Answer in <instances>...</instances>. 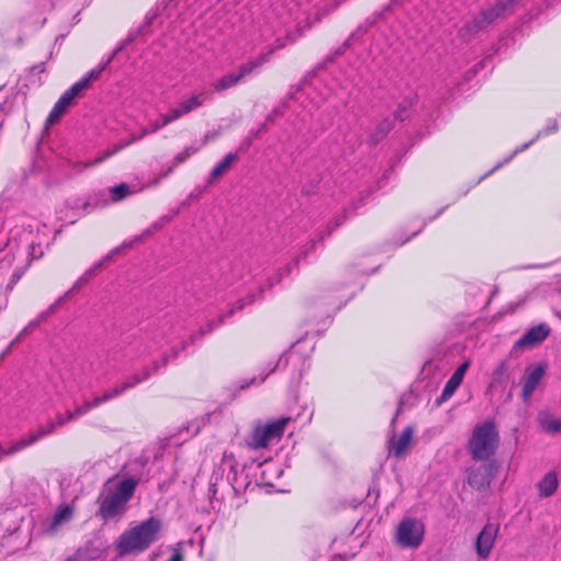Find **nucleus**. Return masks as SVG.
Wrapping results in <instances>:
<instances>
[{"label":"nucleus","mask_w":561,"mask_h":561,"mask_svg":"<svg viewBox=\"0 0 561 561\" xmlns=\"http://www.w3.org/2000/svg\"><path fill=\"white\" fill-rule=\"evenodd\" d=\"M267 377V375H265L264 377L261 378L260 380V383L263 382L265 380V378Z\"/></svg>","instance_id":"nucleus-60"},{"label":"nucleus","mask_w":561,"mask_h":561,"mask_svg":"<svg viewBox=\"0 0 561 561\" xmlns=\"http://www.w3.org/2000/svg\"><path fill=\"white\" fill-rule=\"evenodd\" d=\"M167 561H183V553L180 548L173 550L172 554Z\"/></svg>","instance_id":"nucleus-49"},{"label":"nucleus","mask_w":561,"mask_h":561,"mask_svg":"<svg viewBox=\"0 0 561 561\" xmlns=\"http://www.w3.org/2000/svg\"><path fill=\"white\" fill-rule=\"evenodd\" d=\"M71 516H72V511L69 506L66 505V506L59 507L53 515L50 528L51 529L57 528L64 520L70 519Z\"/></svg>","instance_id":"nucleus-29"},{"label":"nucleus","mask_w":561,"mask_h":561,"mask_svg":"<svg viewBox=\"0 0 561 561\" xmlns=\"http://www.w3.org/2000/svg\"><path fill=\"white\" fill-rule=\"evenodd\" d=\"M106 65H107V62L102 66H99L98 68L90 70L82 78L87 79V82L90 84L91 81L98 80L100 78V76L103 72V70L105 69Z\"/></svg>","instance_id":"nucleus-38"},{"label":"nucleus","mask_w":561,"mask_h":561,"mask_svg":"<svg viewBox=\"0 0 561 561\" xmlns=\"http://www.w3.org/2000/svg\"><path fill=\"white\" fill-rule=\"evenodd\" d=\"M13 277H14V282H16V280L20 278V275H19V274H16V273H14V274H13Z\"/></svg>","instance_id":"nucleus-59"},{"label":"nucleus","mask_w":561,"mask_h":561,"mask_svg":"<svg viewBox=\"0 0 561 561\" xmlns=\"http://www.w3.org/2000/svg\"><path fill=\"white\" fill-rule=\"evenodd\" d=\"M515 0H499L492 7L481 11L469 20L460 30L459 36L469 39L480 31L486 28L493 22L504 19L514 12Z\"/></svg>","instance_id":"nucleus-4"},{"label":"nucleus","mask_w":561,"mask_h":561,"mask_svg":"<svg viewBox=\"0 0 561 561\" xmlns=\"http://www.w3.org/2000/svg\"><path fill=\"white\" fill-rule=\"evenodd\" d=\"M273 54L274 49H268L267 51L257 55L254 59L240 65L238 67L237 73L240 76L241 80L251 75L256 68L266 64Z\"/></svg>","instance_id":"nucleus-16"},{"label":"nucleus","mask_w":561,"mask_h":561,"mask_svg":"<svg viewBox=\"0 0 561 561\" xmlns=\"http://www.w3.org/2000/svg\"><path fill=\"white\" fill-rule=\"evenodd\" d=\"M203 94L199 95H191L187 100L182 101L186 106L188 113L201 107L204 104V100L202 99Z\"/></svg>","instance_id":"nucleus-35"},{"label":"nucleus","mask_w":561,"mask_h":561,"mask_svg":"<svg viewBox=\"0 0 561 561\" xmlns=\"http://www.w3.org/2000/svg\"><path fill=\"white\" fill-rule=\"evenodd\" d=\"M91 404L92 409H95L100 407L101 404L105 403L102 399V394L94 396L92 400H88Z\"/></svg>","instance_id":"nucleus-50"},{"label":"nucleus","mask_w":561,"mask_h":561,"mask_svg":"<svg viewBox=\"0 0 561 561\" xmlns=\"http://www.w3.org/2000/svg\"><path fill=\"white\" fill-rule=\"evenodd\" d=\"M461 382L462 379L453 374L451 377L445 383L442 394L439 396V398H437V404H440L444 401L448 400L455 393V391L457 390Z\"/></svg>","instance_id":"nucleus-25"},{"label":"nucleus","mask_w":561,"mask_h":561,"mask_svg":"<svg viewBox=\"0 0 561 561\" xmlns=\"http://www.w3.org/2000/svg\"><path fill=\"white\" fill-rule=\"evenodd\" d=\"M89 87L87 79L81 78L76 83H73L68 90H66L61 96L65 98L69 103L73 101L83 90Z\"/></svg>","instance_id":"nucleus-28"},{"label":"nucleus","mask_w":561,"mask_h":561,"mask_svg":"<svg viewBox=\"0 0 561 561\" xmlns=\"http://www.w3.org/2000/svg\"><path fill=\"white\" fill-rule=\"evenodd\" d=\"M541 428L549 434H557L561 432V421L552 416H543L540 419Z\"/></svg>","instance_id":"nucleus-30"},{"label":"nucleus","mask_w":561,"mask_h":561,"mask_svg":"<svg viewBox=\"0 0 561 561\" xmlns=\"http://www.w3.org/2000/svg\"><path fill=\"white\" fill-rule=\"evenodd\" d=\"M71 105L65 98L60 96L54 104L51 111L46 118V125H54L60 117L67 112V108Z\"/></svg>","instance_id":"nucleus-23"},{"label":"nucleus","mask_w":561,"mask_h":561,"mask_svg":"<svg viewBox=\"0 0 561 561\" xmlns=\"http://www.w3.org/2000/svg\"><path fill=\"white\" fill-rule=\"evenodd\" d=\"M288 360H289V357L287 356V354L286 353L283 354L279 357V359H278L277 364L275 365V367L272 369V371L274 369H276V368H285L287 366V364H288Z\"/></svg>","instance_id":"nucleus-48"},{"label":"nucleus","mask_w":561,"mask_h":561,"mask_svg":"<svg viewBox=\"0 0 561 561\" xmlns=\"http://www.w3.org/2000/svg\"><path fill=\"white\" fill-rule=\"evenodd\" d=\"M46 144H47V142H36V150H37V151L43 150V149H42V145H46Z\"/></svg>","instance_id":"nucleus-57"},{"label":"nucleus","mask_w":561,"mask_h":561,"mask_svg":"<svg viewBox=\"0 0 561 561\" xmlns=\"http://www.w3.org/2000/svg\"><path fill=\"white\" fill-rule=\"evenodd\" d=\"M62 300V298H59L58 301H56L54 305H51L46 312L42 314V318H45L48 313L54 312L56 306Z\"/></svg>","instance_id":"nucleus-54"},{"label":"nucleus","mask_w":561,"mask_h":561,"mask_svg":"<svg viewBox=\"0 0 561 561\" xmlns=\"http://www.w3.org/2000/svg\"><path fill=\"white\" fill-rule=\"evenodd\" d=\"M76 419H77V417H76V415H75L73 411H69V410H68V411H66V413H65V414H57V415H56V420H55V422H56L57 426H62V425H65L67 422L73 421V420H76Z\"/></svg>","instance_id":"nucleus-39"},{"label":"nucleus","mask_w":561,"mask_h":561,"mask_svg":"<svg viewBox=\"0 0 561 561\" xmlns=\"http://www.w3.org/2000/svg\"><path fill=\"white\" fill-rule=\"evenodd\" d=\"M146 466V459L137 458L123 468V470H127V477L118 481L114 489L111 488V484L115 477L105 482L103 492L98 499V517L110 520L126 512L127 503L134 496L136 486L141 482H147L150 478Z\"/></svg>","instance_id":"nucleus-1"},{"label":"nucleus","mask_w":561,"mask_h":561,"mask_svg":"<svg viewBox=\"0 0 561 561\" xmlns=\"http://www.w3.org/2000/svg\"><path fill=\"white\" fill-rule=\"evenodd\" d=\"M107 192L112 203H118L133 194V190L127 183H121L118 185L111 186L107 188Z\"/></svg>","instance_id":"nucleus-24"},{"label":"nucleus","mask_w":561,"mask_h":561,"mask_svg":"<svg viewBox=\"0 0 561 561\" xmlns=\"http://www.w3.org/2000/svg\"><path fill=\"white\" fill-rule=\"evenodd\" d=\"M198 149L197 148H193V147H186L182 152L178 153L173 161H172V165L169 167L165 171H163L161 174H160V178H165L168 176L169 174L172 173L173 169L175 167H178L179 164L185 162L192 154H194Z\"/></svg>","instance_id":"nucleus-26"},{"label":"nucleus","mask_w":561,"mask_h":561,"mask_svg":"<svg viewBox=\"0 0 561 561\" xmlns=\"http://www.w3.org/2000/svg\"><path fill=\"white\" fill-rule=\"evenodd\" d=\"M499 444L500 435L496 425L492 421H485L474 427L468 442V450L473 460L488 461L492 460Z\"/></svg>","instance_id":"nucleus-3"},{"label":"nucleus","mask_w":561,"mask_h":561,"mask_svg":"<svg viewBox=\"0 0 561 561\" xmlns=\"http://www.w3.org/2000/svg\"><path fill=\"white\" fill-rule=\"evenodd\" d=\"M394 116L399 121H404L407 118V110H405V107L399 106V108L394 113Z\"/></svg>","instance_id":"nucleus-51"},{"label":"nucleus","mask_w":561,"mask_h":561,"mask_svg":"<svg viewBox=\"0 0 561 561\" xmlns=\"http://www.w3.org/2000/svg\"><path fill=\"white\" fill-rule=\"evenodd\" d=\"M89 87L87 79L81 78L76 83H73L68 90H66L61 96L65 98L69 103L73 101L83 90Z\"/></svg>","instance_id":"nucleus-27"},{"label":"nucleus","mask_w":561,"mask_h":561,"mask_svg":"<svg viewBox=\"0 0 561 561\" xmlns=\"http://www.w3.org/2000/svg\"><path fill=\"white\" fill-rule=\"evenodd\" d=\"M392 128V122L390 119H383L378 126V131L381 136H386Z\"/></svg>","instance_id":"nucleus-43"},{"label":"nucleus","mask_w":561,"mask_h":561,"mask_svg":"<svg viewBox=\"0 0 561 561\" xmlns=\"http://www.w3.org/2000/svg\"><path fill=\"white\" fill-rule=\"evenodd\" d=\"M56 427V422L49 421L46 426H42L36 432L30 433L26 437L19 439V444L15 447H13V450H23L24 448L33 445L41 438L51 434Z\"/></svg>","instance_id":"nucleus-15"},{"label":"nucleus","mask_w":561,"mask_h":561,"mask_svg":"<svg viewBox=\"0 0 561 561\" xmlns=\"http://www.w3.org/2000/svg\"><path fill=\"white\" fill-rule=\"evenodd\" d=\"M499 472V462L494 459L488 460L477 468H470L468 472V484L476 490H484L490 486Z\"/></svg>","instance_id":"nucleus-7"},{"label":"nucleus","mask_w":561,"mask_h":561,"mask_svg":"<svg viewBox=\"0 0 561 561\" xmlns=\"http://www.w3.org/2000/svg\"><path fill=\"white\" fill-rule=\"evenodd\" d=\"M290 417H280L256 425L245 439V446L251 450L267 448L273 442H278L285 432Z\"/></svg>","instance_id":"nucleus-5"},{"label":"nucleus","mask_w":561,"mask_h":561,"mask_svg":"<svg viewBox=\"0 0 561 561\" xmlns=\"http://www.w3.org/2000/svg\"><path fill=\"white\" fill-rule=\"evenodd\" d=\"M424 524L414 517H404L397 526L396 543L403 549H417L423 542Z\"/></svg>","instance_id":"nucleus-6"},{"label":"nucleus","mask_w":561,"mask_h":561,"mask_svg":"<svg viewBox=\"0 0 561 561\" xmlns=\"http://www.w3.org/2000/svg\"><path fill=\"white\" fill-rule=\"evenodd\" d=\"M19 444V440H15V442H11L8 446H4L3 444L0 443V454L2 456H12L16 453H19L20 450H13V447H15L16 445Z\"/></svg>","instance_id":"nucleus-40"},{"label":"nucleus","mask_w":561,"mask_h":561,"mask_svg":"<svg viewBox=\"0 0 561 561\" xmlns=\"http://www.w3.org/2000/svg\"><path fill=\"white\" fill-rule=\"evenodd\" d=\"M161 531V520L149 517L139 525L125 530L115 543L118 556L140 553L158 540Z\"/></svg>","instance_id":"nucleus-2"},{"label":"nucleus","mask_w":561,"mask_h":561,"mask_svg":"<svg viewBox=\"0 0 561 561\" xmlns=\"http://www.w3.org/2000/svg\"><path fill=\"white\" fill-rule=\"evenodd\" d=\"M123 393H124L123 389L121 388L119 385H117V386H115L112 389L105 390L102 393V399H103L104 402H108V401L117 398L118 396H121Z\"/></svg>","instance_id":"nucleus-36"},{"label":"nucleus","mask_w":561,"mask_h":561,"mask_svg":"<svg viewBox=\"0 0 561 561\" xmlns=\"http://www.w3.org/2000/svg\"><path fill=\"white\" fill-rule=\"evenodd\" d=\"M186 114H188L186 106L183 102H180L175 107L170 108L165 114L160 116V122L154 126V129L164 127Z\"/></svg>","instance_id":"nucleus-20"},{"label":"nucleus","mask_w":561,"mask_h":561,"mask_svg":"<svg viewBox=\"0 0 561 561\" xmlns=\"http://www.w3.org/2000/svg\"><path fill=\"white\" fill-rule=\"evenodd\" d=\"M528 146H529V142H526L523 146H520L519 148L513 150L503 161L496 163L488 173H485L483 176H481L479 181H482L483 179L491 175L494 171L502 168L504 164L508 163L518 152L526 150L528 148Z\"/></svg>","instance_id":"nucleus-31"},{"label":"nucleus","mask_w":561,"mask_h":561,"mask_svg":"<svg viewBox=\"0 0 561 561\" xmlns=\"http://www.w3.org/2000/svg\"><path fill=\"white\" fill-rule=\"evenodd\" d=\"M62 300V298H59L58 301H56L54 305H51L46 312L42 314V318H45L48 313L54 312L56 306Z\"/></svg>","instance_id":"nucleus-53"},{"label":"nucleus","mask_w":561,"mask_h":561,"mask_svg":"<svg viewBox=\"0 0 561 561\" xmlns=\"http://www.w3.org/2000/svg\"><path fill=\"white\" fill-rule=\"evenodd\" d=\"M346 219V211L335 216L327 227L325 232L320 233V239H323L325 236H330L337 227H340Z\"/></svg>","instance_id":"nucleus-33"},{"label":"nucleus","mask_w":561,"mask_h":561,"mask_svg":"<svg viewBox=\"0 0 561 561\" xmlns=\"http://www.w3.org/2000/svg\"><path fill=\"white\" fill-rule=\"evenodd\" d=\"M91 410H93L91 404L89 403L88 400H84L81 405L76 407V409L73 410V413H75L76 417L78 419L79 416L87 414Z\"/></svg>","instance_id":"nucleus-42"},{"label":"nucleus","mask_w":561,"mask_h":561,"mask_svg":"<svg viewBox=\"0 0 561 561\" xmlns=\"http://www.w3.org/2000/svg\"><path fill=\"white\" fill-rule=\"evenodd\" d=\"M255 382H256V378L254 377L248 383L241 385L240 388L244 389V388L249 387L251 383H255Z\"/></svg>","instance_id":"nucleus-55"},{"label":"nucleus","mask_w":561,"mask_h":561,"mask_svg":"<svg viewBox=\"0 0 561 561\" xmlns=\"http://www.w3.org/2000/svg\"><path fill=\"white\" fill-rule=\"evenodd\" d=\"M179 355V350L173 347L171 354H165L160 360H153L150 365L145 366L140 373L134 374L130 377H127L119 386L123 391H127L137 385L148 380L152 375H154L161 367L168 365L170 358H176Z\"/></svg>","instance_id":"nucleus-9"},{"label":"nucleus","mask_w":561,"mask_h":561,"mask_svg":"<svg viewBox=\"0 0 561 561\" xmlns=\"http://www.w3.org/2000/svg\"><path fill=\"white\" fill-rule=\"evenodd\" d=\"M506 373H507V363L505 360H503L493 370V374H492V379L493 380H492L491 386H493L495 383L504 382L505 377H506Z\"/></svg>","instance_id":"nucleus-34"},{"label":"nucleus","mask_w":561,"mask_h":561,"mask_svg":"<svg viewBox=\"0 0 561 561\" xmlns=\"http://www.w3.org/2000/svg\"><path fill=\"white\" fill-rule=\"evenodd\" d=\"M314 245H316V240H311L310 243L307 244L306 248L298 254V256L296 257V263H298V261L301 257H305L309 251L313 250Z\"/></svg>","instance_id":"nucleus-44"},{"label":"nucleus","mask_w":561,"mask_h":561,"mask_svg":"<svg viewBox=\"0 0 561 561\" xmlns=\"http://www.w3.org/2000/svg\"><path fill=\"white\" fill-rule=\"evenodd\" d=\"M87 282H88V280H81V277H80V278L77 280V284L82 285V284H84V283H87Z\"/></svg>","instance_id":"nucleus-58"},{"label":"nucleus","mask_w":561,"mask_h":561,"mask_svg":"<svg viewBox=\"0 0 561 561\" xmlns=\"http://www.w3.org/2000/svg\"><path fill=\"white\" fill-rule=\"evenodd\" d=\"M241 78L237 72H229L221 76L213 83V89L216 93H221L226 90L234 88L241 82Z\"/></svg>","instance_id":"nucleus-19"},{"label":"nucleus","mask_w":561,"mask_h":561,"mask_svg":"<svg viewBox=\"0 0 561 561\" xmlns=\"http://www.w3.org/2000/svg\"><path fill=\"white\" fill-rule=\"evenodd\" d=\"M157 231L158 230L156 228H152V225H150L146 230L142 231V233L140 236L135 237V240L140 241V240L153 234Z\"/></svg>","instance_id":"nucleus-46"},{"label":"nucleus","mask_w":561,"mask_h":561,"mask_svg":"<svg viewBox=\"0 0 561 561\" xmlns=\"http://www.w3.org/2000/svg\"><path fill=\"white\" fill-rule=\"evenodd\" d=\"M179 355V350L173 347L171 354H165L160 360H153L150 365L145 366L140 373L134 374L130 377H127L119 386L123 391H127L137 385L148 380L152 375H154L161 367L168 365L170 358H176Z\"/></svg>","instance_id":"nucleus-8"},{"label":"nucleus","mask_w":561,"mask_h":561,"mask_svg":"<svg viewBox=\"0 0 561 561\" xmlns=\"http://www.w3.org/2000/svg\"><path fill=\"white\" fill-rule=\"evenodd\" d=\"M558 488V478L554 472H548L545 477L538 482V490L540 496L548 497L551 496Z\"/></svg>","instance_id":"nucleus-22"},{"label":"nucleus","mask_w":561,"mask_h":561,"mask_svg":"<svg viewBox=\"0 0 561 561\" xmlns=\"http://www.w3.org/2000/svg\"><path fill=\"white\" fill-rule=\"evenodd\" d=\"M175 215L176 211H174L172 215H164L160 217L158 220L151 224L152 228H156L158 231L161 230Z\"/></svg>","instance_id":"nucleus-41"},{"label":"nucleus","mask_w":561,"mask_h":561,"mask_svg":"<svg viewBox=\"0 0 561 561\" xmlns=\"http://www.w3.org/2000/svg\"><path fill=\"white\" fill-rule=\"evenodd\" d=\"M226 317H228V313H224L219 316L217 319L209 320L205 327H202L197 333L192 334L190 336V341H183L182 342V350L186 348L190 343H193L195 339L202 337L205 334L210 333L213 330L218 328L225 322Z\"/></svg>","instance_id":"nucleus-21"},{"label":"nucleus","mask_w":561,"mask_h":561,"mask_svg":"<svg viewBox=\"0 0 561 561\" xmlns=\"http://www.w3.org/2000/svg\"><path fill=\"white\" fill-rule=\"evenodd\" d=\"M413 433V427L407 426L398 438L392 437L389 440V455L397 459L405 455L411 447Z\"/></svg>","instance_id":"nucleus-13"},{"label":"nucleus","mask_w":561,"mask_h":561,"mask_svg":"<svg viewBox=\"0 0 561 561\" xmlns=\"http://www.w3.org/2000/svg\"><path fill=\"white\" fill-rule=\"evenodd\" d=\"M102 550L91 540L87 541L84 546L77 549L71 556L75 561H93L98 559Z\"/></svg>","instance_id":"nucleus-18"},{"label":"nucleus","mask_w":561,"mask_h":561,"mask_svg":"<svg viewBox=\"0 0 561 561\" xmlns=\"http://www.w3.org/2000/svg\"><path fill=\"white\" fill-rule=\"evenodd\" d=\"M80 286H81L80 284H77V283H76V284L73 285V287H72L68 293H66V295H65V296H67L70 291H73V290L79 289V288H80Z\"/></svg>","instance_id":"nucleus-56"},{"label":"nucleus","mask_w":561,"mask_h":561,"mask_svg":"<svg viewBox=\"0 0 561 561\" xmlns=\"http://www.w3.org/2000/svg\"><path fill=\"white\" fill-rule=\"evenodd\" d=\"M124 146L115 145V146H113V147H111V148L100 152L99 156L95 157L93 161L87 163V165L92 167V165H96V164L103 162L107 158H110L113 154L117 153Z\"/></svg>","instance_id":"nucleus-32"},{"label":"nucleus","mask_w":561,"mask_h":561,"mask_svg":"<svg viewBox=\"0 0 561 561\" xmlns=\"http://www.w3.org/2000/svg\"><path fill=\"white\" fill-rule=\"evenodd\" d=\"M239 159L240 157L238 152L227 153L210 171L206 180V185H214L220 178H222L232 169Z\"/></svg>","instance_id":"nucleus-14"},{"label":"nucleus","mask_w":561,"mask_h":561,"mask_svg":"<svg viewBox=\"0 0 561 561\" xmlns=\"http://www.w3.org/2000/svg\"><path fill=\"white\" fill-rule=\"evenodd\" d=\"M545 375V368L541 365L528 367L522 380V398L527 401L534 393Z\"/></svg>","instance_id":"nucleus-12"},{"label":"nucleus","mask_w":561,"mask_h":561,"mask_svg":"<svg viewBox=\"0 0 561 561\" xmlns=\"http://www.w3.org/2000/svg\"><path fill=\"white\" fill-rule=\"evenodd\" d=\"M550 333L546 323H540L527 330L516 342L515 348H531L541 343Z\"/></svg>","instance_id":"nucleus-11"},{"label":"nucleus","mask_w":561,"mask_h":561,"mask_svg":"<svg viewBox=\"0 0 561 561\" xmlns=\"http://www.w3.org/2000/svg\"><path fill=\"white\" fill-rule=\"evenodd\" d=\"M254 301V296L250 295L245 298H241L236 302V306L232 307L227 313L228 316H232L237 310L243 309L247 305H250Z\"/></svg>","instance_id":"nucleus-37"},{"label":"nucleus","mask_w":561,"mask_h":561,"mask_svg":"<svg viewBox=\"0 0 561 561\" xmlns=\"http://www.w3.org/2000/svg\"><path fill=\"white\" fill-rule=\"evenodd\" d=\"M499 526L494 524H486L479 533L476 539V551L479 558L485 560L489 558L490 552L494 546L497 536Z\"/></svg>","instance_id":"nucleus-10"},{"label":"nucleus","mask_w":561,"mask_h":561,"mask_svg":"<svg viewBox=\"0 0 561 561\" xmlns=\"http://www.w3.org/2000/svg\"><path fill=\"white\" fill-rule=\"evenodd\" d=\"M131 244L133 242H124L122 245L114 248L92 267L87 270L85 273L81 276V280H89L96 274L99 270L105 267L114 259L115 255L119 254L124 248H129Z\"/></svg>","instance_id":"nucleus-17"},{"label":"nucleus","mask_w":561,"mask_h":561,"mask_svg":"<svg viewBox=\"0 0 561 561\" xmlns=\"http://www.w3.org/2000/svg\"><path fill=\"white\" fill-rule=\"evenodd\" d=\"M157 231L158 230L156 228H152V225H150L146 230L142 231V233L140 236L135 237V240L140 241V240L153 234Z\"/></svg>","instance_id":"nucleus-45"},{"label":"nucleus","mask_w":561,"mask_h":561,"mask_svg":"<svg viewBox=\"0 0 561 561\" xmlns=\"http://www.w3.org/2000/svg\"><path fill=\"white\" fill-rule=\"evenodd\" d=\"M65 561H75V560H73V559L71 558V556H70V557H68Z\"/></svg>","instance_id":"nucleus-61"},{"label":"nucleus","mask_w":561,"mask_h":561,"mask_svg":"<svg viewBox=\"0 0 561 561\" xmlns=\"http://www.w3.org/2000/svg\"><path fill=\"white\" fill-rule=\"evenodd\" d=\"M274 47H271L270 49H274V53L277 50V49H282L285 47V43L282 41V39H276L275 43H274Z\"/></svg>","instance_id":"nucleus-52"},{"label":"nucleus","mask_w":561,"mask_h":561,"mask_svg":"<svg viewBox=\"0 0 561 561\" xmlns=\"http://www.w3.org/2000/svg\"><path fill=\"white\" fill-rule=\"evenodd\" d=\"M469 367V362L462 363L455 371L454 375L458 376L459 378L463 379V376Z\"/></svg>","instance_id":"nucleus-47"},{"label":"nucleus","mask_w":561,"mask_h":561,"mask_svg":"<svg viewBox=\"0 0 561 561\" xmlns=\"http://www.w3.org/2000/svg\"><path fill=\"white\" fill-rule=\"evenodd\" d=\"M3 457H4V456H2V455L0 454V461L2 460V458H3Z\"/></svg>","instance_id":"nucleus-62"}]
</instances>
